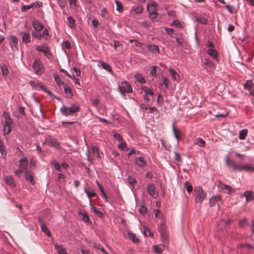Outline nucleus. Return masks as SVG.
Masks as SVG:
<instances>
[{
	"label": "nucleus",
	"mask_w": 254,
	"mask_h": 254,
	"mask_svg": "<svg viewBox=\"0 0 254 254\" xmlns=\"http://www.w3.org/2000/svg\"><path fill=\"white\" fill-rule=\"evenodd\" d=\"M132 10H133L135 14H139L142 12L143 10V7L142 6L139 5L137 6L132 7Z\"/></svg>",
	"instance_id": "obj_37"
},
{
	"label": "nucleus",
	"mask_w": 254,
	"mask_h": 254,
	"mask_svg": "<svg viewBox=\"0 0 254 254\" xmlns=\"http://www.w3.org/2000/svg\"><path fill=\"white\" fill-rule=\"evenodd\" d=\"M85 192L87 194L89 198H91L92 197L96 196V193L94 191H88L87 190H85Z\"/></svg>",
	"instance_id": "obj_57"
},
{
	"label": "nucleus",
	"mask_w": 254,
	"mask_h": 254,
	"mask_svg": "<svg viewBox=\"0 0 254 254\" xmlns=\"http://www.w3.org/2000/svg\"><path fill=\"white\" fill-rule=\"evenodd\" d=\"M22 41L25 43H28L30 42L31 38L29 33L23 32L21 33Z\"/></svg>",
	"instance_id": "obj_23"
},
{
	"label": "nucleus",
	"mask_w": 254,
	"mask_h": 254,
	"mask_svg": "<svg viewBox=\"0 0 254 254\" xmlns=\"http://www.w3.org/2000/svg\"><path fill=\"white\" fill-rule=\"evenodd\" d=\"M209 203L211 206L217 205L218 208H219L220 203H221V196L216 195L211 197L209 200Z\"/></svg>",
	"instance_id": "obj_9"
},
{
	"label": "nucleus",
	"mask_w": 254,
	"mask_h": 254,
	"mask_svg": "<svg viewBox=\"0 0 254 254\" xmlns=\"http://www.w3.org/2000/svg\"><path fill=\"white\" fill-rule=\"evenodd\" d=\"M143 90L146 93V94H149L151 96L154 95V92L153 91L152 88L144 86V87H143Z\"/></svg>",
	"instance_id": "obj_44"
},
{
	"label": "nucleus",
	"mask_w": 254,
	"mask_h": 254,
	"mask_svg": "<svg viewBox=\"0 0 254 254\" xmlns=\"http://www.w3.org/2000/svg\"><path fill=\"white\" fill-rule=\"evenodd\" d=\"M116 5H117V9L119 12L122 11L123 10L122 3L120 1H118L117 0H116Z\"/></svg>",
	"instance_id": "obj_53"
},
{
	"label": "nucleus",
	"mask_w": 254,
	"mask_h": 254,
	"mask_svg": "<svg viewBox=\"0 0 254 254\" xmlns=\"http://www.w3.org/2000/svg\"><path fill=\"white\" fill-rule=\"evenodd\" d=\"M101 65L103 67V68L106 70L107 71L110 72L111 73L113 72L112 68L109 64H106L105 62H101Z\"/></svg>",
	"instance_id": "obj_33"
},
{
	"label": "nucleus",
	"mask_w": 254,
	"mask_h": 254,
	"mask_svg": "<svg viewBox=\"0 0 254 254\" xmlns=\"http://www.w3.org/2000/svg\"><path fill=\"white\" fill-rule=\"evenodd\" d=\"M147 190L148 193L153 197L156 198L157 196V193L155 186L152 184H150L147 186Z\"/></svg>",
	"instance_id": "obj_10"
},
{
	"label": "nucleus",
	"mask_w": 254,
	"mask_h": 254,
	"mask_svg": "<svg viewBox=\"0 0 254 254\" xmlns=\"http://www.w3.org/2000/svg\"><path fill=\"white\" fill-rule=\"evenodd\" d=\"M225 7L231 13H233L235 12V8L233 6L230 5H226Z\"/></svg>",
	"instance_id": "obj_63"
},
{
	"label": "nucleus",
	"mask_w": 254,
	"mask_h": 254,
	"mask_svg": "<svg viewBox=\"0 0 254 254\" xmlns=\"http://www.w3.org/2000/svg\"><path fill=\"white\" fill-rule=\"evenodd\" d=\"M120 92L125 95V92L130 93L132 92V88L130 85L127 82H123L119 86Z\"/></svg>",
	"instance_id": "obj_5"
},
{
	"label": "nucleus",
	"mask_w": 254,
	"mask_h": 254,
	"mask_svg": "<svg viewBox=\"0 0 254 254\" xmlns=\"http://www.w3.org/2000/svg\"><path fill=\"white\" fill-rule=\"evenodd\" d=\"M225 161L227 166L234 171H254V166L253 165L248 163L237 164L234 161L230 160L228 156L225 157Z\"/></svg>",
	"instance_id": "obj_1"
},
{
	"label": "nucleus",
	"mask_w": 254,
	"mask_h": 254,
	"mask_svg": "<svg viewBox=\"0 0 254 254\" xmlns=\"http://www.w3.org/2000/svg\"><path fill=\"white\" fill-rule=\"evenodd\" d=\"M185 187L188 192H191L192 191V187L189 182H185Z\"/></svg>",
	"instance_id": "obj_48"
},
{
	"label": "nucleus",
	"mask_w": 254,
	"mask_h": 254,
	"mask_svg": "<svg viewBox=\"0 0 254 254\" xmlns=\"http://www.w3.org/2000/svg\"><path fill=\"white\" fill-rule=\"evenodd\" d=\"M170 74L172 75V78L175 80H180L179 74L173 69L171 68L169 70Z\"/></svg>",
	"instance_id": "obj_26"
},
{
	"label": "nucleus",
	"mask_w": 254,
	"mask_h": 254,
	"mask_svg": "<svg viewBox=\"0 0 254 254\" xmlns=\"http://www.w3.org/2000/svg\"><path fill=\"white\" fill-rule=\"evenodd\" d=\"M207 53L214 59H216L217 57V52L215 50L209 49L207 50Z\"/></svg>",
	"instance_id": "obj_36"
},
{
	"label": "nucleus",
	"mask_w": 254,
	"mask_h": 254,
	"mask_svg": "<svg viewBox=\"0 0 254 254\" xmlns=\"http://www.w3.org/2000/svg\"><path fill=\"white\" fill-rule=\"evenodd\" d=\"M164 29H165V31L166 32V33L169 35L171 36L172 37H174L175 34L174 32V30L173 29L167 28V27H165Z\"/></svg>",
	"instance_id": "obj_49"
},
{
	"label": "nucleus",
	"mask_w": 254,
	"mask_h": 254,
	"mask_svg": "<svg viewBox=\"0 0 254 254\" xmlns=\"http://www.w3.org/2000/svg\"><path fill=\"white\" fill-rule=\"evenodd\" d=\"M4 182L11 187H14L15 186L14 180L12 176H6L3 177Z\"/></svg>",
	"instance_id": "obj_17"
},
{
	"label": "nucleus",
	"mask_w": 254,
	"mask_h": 254,
	"mask_svg": "<svg viewBox=\"0 0 254 254\" xmlns=\"http://www.w3.org/2000/svg\"><path fill=\"white\" fill-rule=\"evenodd\" d=\"M157 3L154 1H150L147 4V9L148 12H154L157 11Z\"/></svg>",
	"instance_id": "obj_12"
},
{
	"label": "nucleus",
	"mask_w": 254,
	"mask_h": 254,
	"mask_svg": "<svg viewBox=\"0 0 254 254\" xmlns=\"http://www.w3.org/2000/svg\"><path fill=\"white\" fill-rule=\"evenodd\" d=\"M2 116L4 119V125H7L8 126L13 125V121L7 112H3Z\"/></svg>",
	"instance_id": "obj_14"
},
{
	"label": "nucleus",
	"mask_w": 254,
	"mask_h": 254,
	"mask_svg": "<svg viewBox=\"0 0 254 254\" xmlns=\"http://www.w3.org/2000/svg\"><path fill=\"white\" fill-rule=\"evenodd\" d=\"M170 25L171 26H175V27L183 28L184 23L181 22L180 20H176L173 21Z\"/></svg>",
	"instance_id": "obj_27"
},
{
	"label": "nucleus",
	"mask_w": 254,
	"mask_h": 254,
	"mask_svg": "<svg viewBox=\"0 0 254 254\" xmlns=\"http://www.w3.org/2000/svg\"><path fill=\"white\" fill-rule=\"evenodd\" d=\"M24 175L26 179L29 181L31 184L34 185L35 183L34 178L32 175L30 174V172L28 170H25Z\"/></svg>",
	"instance_id": "obj_20"
},
{
	"label": "nucleus",
	"mask_w": 254,
	"mask_h": 254,
	"mask_svg": "<svg viewBox=\"0 0 254 254\" xmlns=\"http://www.w3.org/2000/svg\"><path fill=\"white\" fill-rule=\"evenodd\" d=\"M90 208L92 212H94L96 215L101 216L102 215V213L101 212L98 210L96 208H95L94 206H93L91 203H90Z\"/></svg>",
	"instance_id": "obj_43"
},
{
	"label": "nucleus",
	"mask_w": 254,
	"mask_h": 254,
	"mask_svg": "<svg viewBox=\"0 0 254 254\" xmlns=\"http://www.w3.org/2000/svg\"><path fill=\"white\" fill-rule=\"evenodd\" d=\"M67 20L68 21L69 27L70 28H74L76 26L75 20L71 16L68 17Z\"/></svg>",
	"instance_id": "obj_39"
},
{
	"label": "nucleus",
	"mask_w": 254,
	"mask_h": 254,
	"mask_svg": "<svg viewBox=\"0 0 254 254\" xmlns=\"http://www.w3.org/2000/svg\"><path fill=\"white\" fill-rule=\"evenodd\" d=\"M149 17L152 21H156V19L158 18V16L159 15V13L157 12H149Z\"/></svg>",
	"instance_id": "obj_46"
},
{
	"label": "nucleus",
	"mask_w": 254,
	"mask_h": 254,
	"mask_svg": "<svg viewBox=\"0 0 254 254\" xmlns=\"http://www.w3.org/2000/svg\"><path fill=\"white\" fill-rule=\"evenodd\" d=\"M48 142L49 144L52 146L59 147L60 146L59 142H58L56 138H51L48 140Z\"/></svg>",
	"instance_id": "obj_28"
},
{
	"label": "nucleus",
	"mask_w": 254,
	"mask_h": 254,
	"mask_svg": "<svg viewBox=\"0 0 254 254\" xmlns=\"http://www.w3.org/2000/svg\"><path fill=\"white\" fill-rule=\"evenodd\" d=\"M203 65L205 66L209 67V68H213L215 66L214 64L210 60L205 59H204L203 62Z\"/></svg>",
	"instance_id": "obj_29"
},
{
	"label": "nucleus",
	"mask_w": 254,
	"mask_h": 254,
	"mask_svg": "<svg viewBox=\"0 0 254 254\" xmlns=\"http://www.w3.org/2000/svg\"><path fill=\"white\" fill-rule=\"evenodd\" d=\"M114 47L116 51L122 52L123 51V45L119 41H114Z\"/></svg>",
	"instance_id": "obj_34"
},
{
	"label": "nucleus",
	"mask_w": 254,
	"mask_h": 254,
	"mask_svg": "<svg viewBox=\"0 0 254 254\" xmlns=\"http://www.w3.org/2000/svg\"><path fill=\"white\" fill-rule=\"evenodd\" d=\"M254 84L251 80H247L244 85L245 89L249 91L250 95L254 96Z\"/></svg>",
	"instance_id": "obj_8"
},
{
	"label": "nucleus",
	"mask_w": 254,
	"mask_h": 254,
	"mask_svg": "<svg viewBox=\"0 0 254 254\" xmlns=\"http://www.w3.org/2000/svg\"><path fill=\"white\" fill-rule=\"evenodd\" d=\"M80 106L77 104H73L70 106H63L60 108V111L62 114L65 116H73L76 113L80 111Z\"/></svg>",
	"instance_id": "obj_2"
},
{
	"label": "nucleus",
	"mask_w": 254,
	"mask_h": 254,
	"mask_svg": "<svg viewBox=\"0 0 254 254\" xmlns=\"http://www.w3.org/2000/svg\"><path fill=\"white\" fill-rule=\"evenodd\" d=\"M158 231L163 242H166L168 240V235L167 234L166 226L163 222L158 226Z\"/></svg>",
	"instance_id": "obj_4"
},
{
	"label": "nucleus",
	"mask_w": 254,
	"mask_h": 254,
	"mask_svg": "<svg viewBox=\"0 0 254 254\" xmlns=\"http://www.w3.org/2000/svg\"><path fill=\"white\" fill-rule=\"evenodd\" d=\"M79 215L82 217V220L85 222L89 221V218L86 212L80 211L79 212Z\"/></svg>",
	"instance_id": "obj_35"
},
{
	"label": "nucleus",
	"mask_w": 254,
	"mask_h": 254,
	"mask_svg": "<svg viewBox=\"0 0 254 254\" xmlns=\"http://www.w3.org/2000/svg\"><path fill=\"white\" fill-rule=\"evenodd\" d=\"M253 249H254V245L252 246L248 244H240L238 246V252L245 254L247 252V250Z\"/></svg>",
	"instance_id": "obj_11"
},
{
	"label": "nucleus",
	"mask_w": 254,
	"mask_h": 254,
	"mask_svg": "<svg viewBox=\"0 0 254 254\" xmlns=\"http://www.w3.org/2000/svg\"><path fill=\"white\" fill-rule=\"evenodd\" d=\"M32 25L34 29L37 31H40L44 28L43 25L37 20L33 21Z\"/></svg>",
	"instance_id": "obj_18"
},
{
	"label": "nucleus",
	"mask_w": 254,
	"mask_h": 254,
	"mask_svg": "<svg viewBox=\"0 0 254 254\" xmlns=\"http://www.w3.org/2000/svg\"><path fill=\"white\" fill-rule=\"evenodd\" d=\"M135 79L141 83H144L145 82V80L143 76L140 74H136L134 75Z\"/></svg>",
	"instance_id": "obj_45"
},
{
	"label": "nucleus",
	"mask_w": 254,
	"mask_h": 254,
	"mask_svg": "<svg viewBox=\"0 0 254 254\" xmlns=\"http://www.w3.org/2000/svg\"><path fill=\"white\" fill-rule=\"evenodd\" d=\"M194 200L196 202L201 203L206 197V192L199 186L196 187L194 190Z\"/></svg>",
	"instance_id": "obj_3"
},
{
	"label": "nucleus",
	"mask_w": 254,
	"mask_h": 254,
	"mask_svg": "<svg viewBox=\"0 0 254 254\" xmlns=\"http://www.w3.org/2000/svg\"><path fill=\"white\" fill-rule=\"evenodd\" d=\"M176 40L179 46H182L185 42V40L182 38H176Z\"/></svg>",
	"instance_id": "obj_64"
},
{
	"label": "nucleus",
	"mask_w": 254,
	"mask_h": 254,
	"mask_svg": "<svg viewBox=\"0 0 254 254\" xmlns=\"http://www.w3.org/2000/svg\"><path fill=\"white\" fill-rule=\"evenodd\" d=\"M96 183L99 187V189H100L103 197L106 199L107 200V195L105 193V192H104V190H103V188L102 187V185L101 184H100L98 182H96Z\"/></svg>",
	"instance_id": "obj_52"
},
{
	"label": "nucleus",
	"mask_w": 254,
	"mask_h": 254,
	"mask_svg": "<svg viewBox=\"0 0 254 254\" xmlns=\"http://www.w3.org/2000/svg\"><path fill=\"white\" fill-rule=\"evenodd\" d=\"M163 101V96L161 94H159L157 99V103L159 106L161 107L162 106Z\"/></svg>",
	"instance_id": "obj_51"
},
{
	"label": "nucleus",
	"mask_w": 254,
	"mask_h": 254,
	"mask_svg": "<svg viewBox=\"0 0 254 254\" xmlns=\"http://www.w3.org/2000/svg\"><path fill=\"white\" fill-rule=\"evenodd\" d=\"M173 131L174 135H175L176 138L178 140H180L181 139V132L180 130H179L178 129H177V128H176L175 127L174 125H173Z\"/></svg>",
	"instance_id": "obj_24"
},
{
	"label": "nucleus",
	"mask_w": 254,
	"mask_h": 254,
	"mask_svg": "<svg viewBox=\"0 0 254 254\" xmlns=\"http://www.w3.org/2000/svg\"><path fill=\"white\" fill-rule=\"evenodd\" d=\"M127 237L129 240L132 241L134 243H137L139 241L138 239L136 238L135 235L132 233L128 232L127 234Z\"/></svg>",
	"instance_id": "obj_32"
},
{
	"label": "nucleus",
	"mask_w": 254,
	"mask_h": 254,
	"mask_svg": "<svg viewBox=\"0 0 254 254\" xmlns=\"http://www.w3.org/2000/svg\"><path fill=\"white\" fill-rule=\"evenodd\" d=\"M143 233L146 236H152L153 237V234L150 231L148 228L145 226H143Z\"/></svg>",
	"instance_id": "obj_40"
},
{
	"label": "nucleus",
	"mask_w": 254,
	"mask_h": 254,
	"mask_svg": "<svg viewBox=\"0 0 254 254\" xmlns=\"http://www.w3.org/2000/svg\"><path fill=\"white\" fill-rule=\"evenodd\" d=\"M196 21L203 24H206L207 23V20L203 17H197L196 18Z\"/></svg>",
	"instance_id": "obj_55"
},
{
	"label": "nucleus",
	"mask_w": 254,
	"mask_h": 254,
	"mask_svg": "<svg viewBox=\"0 0 254 254\" xmlns=\"http://www.w3.org/2000/svg\"><path fill=\"white\" fill-rule=\"evenodd\" d=\"M194 144L197 145L201 147H204L205 146V142L202 139L197 138L194 140Z\"/></svg>",
	"instance_id": "obj_25"
},
{
	"label": "nucleus",
	"mask_w": 254,
	"mask_h": 254,
	"mask_svg": "<svg viewBox=\"0 0 254 254\" xmlns=\"http://www.w3.org/2000/svg\"><path fill=\"white\" fill-rule=\"evenodd\" d=\"M28 162L26 157H23L19 161V167L23 170H27L26 168L28 167Z\"/></svg>",
	"instance_id": "obj_15"
},
{
	"label": "nucleus",
	"mask_w": 254,
	"mask_h": 254,
	"mask_svg": "<svg viewBox=\"0 0 254 254\" xmlns=\"http://www.w3.org/2000/svg\"><path fill=\"white\" fill-rule=\"evenodd\" d=\"M33 68L35 72L38 75H41L44 72L42 64L38 60H36L34 62Z\"/></svg>",
	"instance_id": "obj_7"
},
{
	"label": "nucleus",
	"mask_w": 254,
	"mask_h": 254,
	"mask_svg": "<svg viewBox=\"0 0 254 254\" xmlns=\"http://www.w3.org/2000/svg\"><path fill=\"white\" fill-rule=\"evenodd\" d=\"M248 130L246 129L241 130L239 132V138L241 140L245 139L246 137L248 135Z\"/></svg>",
	"instance_id": "obj_31"
},
{
	"label": "nucleus",
	"mask_w": 254,
	"mask_h": 254,
	"mask_svg": "<svg viewBox=\"0 0 254 254\" xmlns=\"http://www.w3.org/2000/svg\"><path fill=\"white\" fill-rule=\"evenodd\" d=\"M220 187L222 190H223L224 192L227 193L228 194H231L235 191L234 189H233L231 187L227 185H224L220 183Z\"/></svg>",
	"instance_id": "obj_16"
},
{
	"label": "nucleus",
	"mask_w": 254,
	"mask_h": 254,
	"mask_svg": "<svg viewBox=\"0 0 254 254\" xmlns=\"http://www.w3.org/2000/svg\"><path fill=\"white\" fill-rule=\"evenodd\" d=\"M68 2L72 8L75 9L77 7L76 0H68Z\"/></svg>",
	"instance_id": "obj_56"
},
{
	"label": "nucleus",
	"mask_w": 254,
	"mask_h": 254,
	"mask_svg": "<svg viewBox=\"0 0 254 254\" xmlns=\"http://www.w3.org/2000/svg\"><path fill=\"white\" fill-rule=\"evenodd\" d=\"M10 40L13 43L16 49L18 48V39L15 36L10 37Z\"/></svg>",
	"instance_id": "obj_50"
},
{
	"label": "nucleus",
	"mask_w": 254,
	"mask_h": 254,
	"mask_svg": "<svg viewBox=\"0 0 254 254\" xmlns=\"http://www.w3.org/2000/svg\"><path fill=\"white\" fill-rule=\"evenodd\" d=\"M34 4L33 3L31 5H23L21 8L22 11L24 12V11H25L26 10L30 9L33 6Z\"/></svg>",
	"instance_id": "obj_58"
},
{
	"label": "nucleus",
	"mask_w": 254,
	"mask_h": 254,
	"mask_svg": "<svg viewBox=\"0 0 254 254\" xmlns=\"http://www.w3.org/2000/svg\"><path fill=\"white\" fill-rule=\"evenodd\" d=\"M244 195L246 197L247 201H251L254 198V193L251 191H245Z\"/></svg>",
	"instance_id": "obj_22"
},
{
	"label": "nucleus",
	"mask_w": 254,
	"mask_h": 254,
	"mask_svg": "<svg viewBox=\"0 0 254 254\" xmlns=\"http://www.w3.org/2000/svg\"><path fill=\"white\" fill-rule=\"evenodd\" d=\"M55 247L59 254H67L65 249L62 245L55 244Z\"/></svg>",
	"instance_id": "obj_21"
},
{
	"label": "nucleus",
	"mask_w": 254,
	"mask_h": 254,
	"mask_svg": "<svg viewBox=\"0 0 254 254\" xmlns=\"http://www.w3.org/2000/svg\"><path fill=\"white\" fill-rule=\"evenodd\" d=\"M40 83L34 81H30L29 82V85L34 89H39Z\"/></svg>",
	"instance_id": "obj_42"
},
{
	"label": "nucleus",
	"mask_w": 254,
	"mask_h": 254,
	"mask_svg": "<svg viewBox=\"0 0 254 254\" xmlns=\"http://www.w3.org/2000/svg\"><path fill=\"white\" fill-rule=\"evenodd\" d=\"M148 49L153 53H159V47L155 45H148L147 46Z\"/></svg>",
	"instance_id": "obj_30"
},
{
	"label": "nucleus",
	"mask_w": 254,
	"mask_h": 254,
	"mask_svg": "<svg viewBox=\"0 0 254 254\" xmlns=\"http://www.w3.org/2000/svg\"><path fill=\"white\" fill-rule=\"evenodd\" d=\"M38 221L41 227V229L48 236H51V233L48 228L47 227L45 222L41 218H39Z\"/></svg>",
	"instance_id": "obj_13"
},
{
	"label": "nucleus",
	"mask_w": 254,
	"mask_h": 254,
	"mask_svg": "<svg viewBox=\"0 0 254 254\" xmlns=\"http://www.w3.org/2000/svg\"><path fill=\"white\" fill-rule=\"evenodd\" d=\"M135 164L139 167H143L146 164V161L144 158L142 157H139L136 158L135 159Z\"/></svg>",
	"instance_id": "obj_19"
},
{
	"label": "nucleus",
	"mask_w": 254,
	"mask_h": 254,
	"mask_svg": "<svg viewBox=\"0 0 254 254\" xmlns=\"http://www.w3.org/2000/svg\"><path fill=\"white\" fill-rule=\"evenodd\" d=\"M11 127H12V126H8L7 125H4L3 126V134L4 135L6 134H8L11 130Z\"/></svg>",
	"instance_id": "obj_47"
},
{
	"label": "nucleus",
	"mask_w": 254,
	"mask_h": 254,
	"mask_svg": "<svg viewBox=\"0 0 254 254\" xmlns=\"http://www.w3.org/2000/svg\"><path fill=\"white\" fill-rule=\"evenodd\" d=\"M164 246H155L153 247V250L155 253L160 254L164 250Z\"/></svg>",
	"instance_id": "obj_38"
},
{
	"label": "nucleus",
	"mask_w": 254,
	"mask_h": 254,
	"mask_svg": "<svg viewBox=\"0 0 254 254\" xmlns=\"http://www.w3.org/2000/svg\"><path fill=\"white\" fill-rule=\"evenodd\" d=\"M128 182L132 187H134L136 183V181L134 177L132 176H128Z\"/></svg>",
	"instance_id": "obj_41"
},
{
	"label": "nucleus",
	"mask_w": 254,
	"mask_h": 254,
	"mask_svg": "<svg viewBox=\"0 0 254 254\" xmlns=\"http://www.w3.org/2000/svg\"><path fill=\"white\" fill-rule=\"evenodd\" d=\"M39 89L42 90H43V91H44V92L48 93L49 95H50V96L52 95V93L50 91H49L48 88L45 86H44V85L40 84V87H39Z\"/></svg>",
	"instance_id": "obj_54"
},
{
	"label": "nucleus",
	"mask_w": 254,
	"mask_h": 254,
	"mask_svg": "<svg viewBox=\"0 0 254 254\" xmlns=\"http://www.w3.org/2000/svg\"><path fill=\"white\" fill-rule=\"evenodd\" d=\"M92 151L93 153L96 156L99 157V153L98 148L95 146H93L92 147Z\"/></svg>",
	"instance_id": "obj_60"
},
{
	"label": "nucleus",
	"mask_w": 254,
	"mask_h": 254,
	"mask_svg": "<svg viewBox=\"0 0 254 254\" xmlns=\"http://www.w3.org/2000/svg\"><path fill=\"white\" fill-rule=\"evenodd\" d=\"M163 84L165 86L166 88H168L170 84V81L166 77H163Z\"/></svg>",
	"instance_id": "obj_62"
},
{
	"label": "nucleus",
	"mask_w": 254,
	"mask_h": 254,
	"mask_svg": "<svg viewBox=\"0 0 254 254\" xmlns=\"http://www.w3.org/2000/svg\"><path fill=\"white\" fill-rule=\"evenodd\" d=\"M1 71L3 75H6L9 73L8 68L5 66L1 67Z\"/></svg>",
	"instance_id": "obj_59"
},
{
	"label": "nucleus",
	"mask_w": 254,
	"mask_h": 254,
	"mask_svg": "<svg viewBox=\"0 0 254 254\" xmlns=\"http://www.w3.org/2000/svg\"><path fill=\"white\" fill-rule=\"evenodd\" d=\"M157 68H158V67L156 66H153L151 67L150 73L153 76L156 75V74H157L156 71H157Z\"/></svg>",
	"instance_id": "obj_61"
},
{
	"label": "nucleus",
	"mask_w": 254,
	"mask_h": 254,
	"mask_svg": "<svg viewBox=\"0 0 254 254\" xmlns=\"http://www.w3.org/2000/svg\"><path fill=\"white\" fill-rule=\"evenodd\" d=\"M36 49L38 51L43 53L44 55L48 59H50L51 58L52 55L50 53V50L47 45L43 44L41 46H37Z\"/></svg>",
	"instance_id": "obj_6"
}]
</instances>
